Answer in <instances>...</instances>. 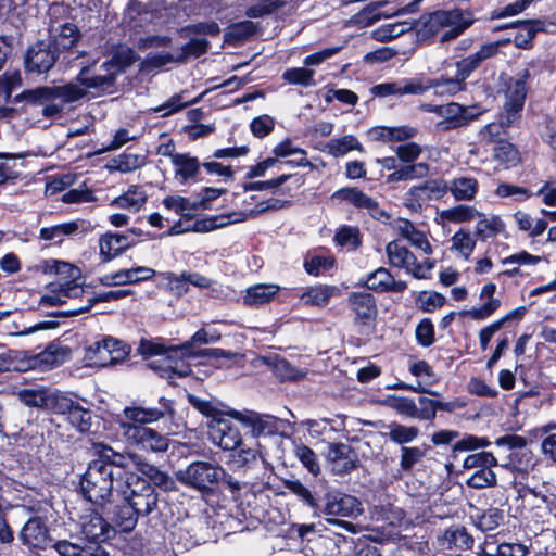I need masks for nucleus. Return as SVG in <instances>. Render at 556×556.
Returning a JSON list of instances; mask_svg holds the SVG:
<instances>
[{
    "instance_id": "nucleus-1",
    "label": "nucleus",
    "mask_w": 556,
    "mask_h": 556,
    "mask_svg": "<svg viewBox=\"0 0 556 556\" xmlns=\"http://www.w3.org/2000/svg\"><path fill=\"white\" fill-rule=\"evenodd\" d=\"M94 450L97 458L89 463L80 480V490L90 503L104 506L111 502L114 490L117 492L123 484L127 458L102 443L96 444Z\"/></svg>"
},
{
    "instance_id": "nucleus-2",
    "label": "nucleus",
    "mask_w": 556,
    "mask_h": 556,
    "mask_svg": "<svg viewBox=\"0 0 556 556\" xmlns=\"http://www.w3.org/2000/svg\"><path fill=\"white\" fill-rule=\"evenodd\" d=\"M51 269H54L59 280L50 283L52 288L51 294H46L41 298V305H62L68 299L78 298L84 294V278L78 267L63 261H53Z\"/></svg>"
},
{
    "instance_id": "nucleus-3",
    "label": "nucleus",
    "mask_w": 556,
    "mask_h": 556,
    "mask_svg": "<svg viewBox=\"0 0 556 556\" xmlns=\"http://www.w3.org/2000/svg\"><path fill=\"white\" fill-rule=\"evenodd\" d=\"M177 480L203 495H211L215 486L226 478V470L216 463L197 460L176 473Z\"/></svg>"
},
{
    "instance_id": "nucleus-4",
    "label": "nucleus",
    "mask_w": 556,
    "mask_h": 556,
    "mask_svg": "<svg viewBox=\"0 0 556 556\" xmlns=\"http://www.w3.org/2000/svg\"><path fill=\"white\" fill-rule=\"evenodd\" d=\"M117 493L140 516H148L157 507L159 493L155 488L135 473L126 475L121 489H117Z\"/></svg>"
},
{
    "instance_id": "nucleus-5",
    "label": "nucleus",
    "mask_w": 556,
    "mask_h": 556,
    "mask_svg": "<svg viewBox=\"0 0 556 556\" xmlns=\"http://www.w3.org/2000/svg\"><path fill=\"white\" fill-rule=\"evenodd\" d=\"M531 77L530 70L523 68L516 74L515 77L505 78V102L503 110L505 113V123L507 125L515 124L523 109L525 100L527 97L528 88L527 81ZM504 80V76H501Z\"/></svg>"
},
{
    "instance_id": "nucleus-6",
    "label": "nucleus",
    "mask_w": 556,
    "mask_h": 556,
    "mask_svg": "<svg viewBox=\"0 0 556 556\" xmlns=\"http://www.w3.org/2000/svg\"><path fill=\"white\" fill-rule=\"evenodd\" d=\"M362 511V503L352 495L343 493H327L325 495V505L321 513L327 516L326 520L330 525H339L352 531L354 528L352 523L341 521L334 517H356L361 515Z\"/></svg>"
},
{
    "instance_id": "nucleus-7",
    "label": "nucleus",
    "mask_w": 556,
    "mask_h": 556,
    "mask_svg": "<svg viewBox=\"0 0 556 556\" xmlns=\"http://www.w3.org/2000/svg\"><path fill=\"white\" fill-rule=\"evenodd\" d=\"M122 435L127 444L153 453L167 451L169 439L156 430L130 424H121Z\"/></svg>"
},
{
    "instance_id": "nucleus-8",
    "label": "nucleus",
    "mask_w": 556,
    "mask_h": 556,
    "mask_svg": "<svg viewBox=\"0 0 556 556\" xmlns=\"http://www.w3.org/2000/svg\"><path fill=\"white\" fill-rule=\"evenodd\" d=\"M121 74V66L116 62H103L101 65H91L81 68L77 80L87 89L96 92L111 93L115 87L116 77Z\"/></svg>"
},
{
    "instance_id": "nucleus-9",
    "label": "nucleus",
    "mask_w": 556,
    "mask_h": 556,
    "mask_svg": "<svg viewBox=\"0 0 556 556\" xmlns=\"http://www.w3.org/2000/svg\"><path fill=\"white\" fill-rule=\"evenodd\" d=\"M85 96V91L76 84L53 87H37L23 92V99L31 104L46 105L49 102L61 100L71 103Z\"/></svg>"
},
{
    "instance_id": "nucleus-10",
    "label": "nucleus",
    "mask_w": 556,
    "mask_h": 556,
    "mask_svg": "<svg viewBox=\"0 0 556 556\" xmlns=\"http://www.w3.org/2000/svg\"><path fill=\"white\" fill-rule=\"evenodd\" d=\"M129 353V348L123 341L105 338L89 345L85 357L96 366H110L122 362Z\"/></svg>"
},
{
    "instance_id": "nucleus-11",
    "label": "nucleus",
    "mask_w": 556,
    "mask_h": 556,
    "mask_svg": "<svg viewBox=\"0 0 556 556\" xmlns=\"http://www.w3.org/2000/svg\"><path fill=\"white\" fill-rule=\"evenodd\" d=\"M446 194V181L443 179H430L420 185L413 186L404 195V205L419 212L431 201L440 200Z\"/></svg>"
},
{
    "instance_id": "nucleus-12",
    "label": "nucleus",
    "mask_w": 556,
    "mask_h": 556,
    "mask_svg": "<svg viewBox=\"0 0 556 556\" xmlns=\"http://www.w3.org/2000/svg\"><path fill=\"white\" fill-rule=\"evenodd\" d=\"M173 348L174 346L166 348L162 343L154 342L151 340H141L138 346V351L144 357H150L154 355H166L165 361L167 365L165 368L162 369L161 376H164L165 374L168 372L177 375L178 377H186L190 375V366L184 362V358L189 357L184 356L180 353H170V350Z\"/></svg>"
},
{
    "instance_id": "nucleus-13",
    "label": "nucleus",
    "mask_w": 556,
    "mask_h": 556,
    "mask_svg": "<svg viewBox=\"0 0 556 556\" xmlns=\"http://www.w3.org/2000/svg\"><path fill=\"white\" fill-rule=\"evenodd\" d=\"M58 54L52 48L51 40H38L26 51L24 59L26 72L35 74L49 72L55 64Z\"/></svg>"
},
{
    "instance_id": "nucleus-14",
    "label": "nucleus",
    "mask_w": 556,
    "mask_h": 556,
    "mask_svg": "<svg viewBox=\"0 0 556 556\" xmlns=\"http://www.w3.org/2000/svg\"><path fill=\"white\" fill-rule=\"evenodd\" d=\"M219 339H220V336L218 333H216V332L208 333L205 329L202 328V329L198 330L191 337L190 341H187L179 346L173 348L170 350L172 351L170 353H175V354L180 353L181 355L188 356V357H203V356H208V357H214V358H219V357L231 358V357H233L235 356L233 353H231L229 351L222 350V349H203V350H199V351H195L193 349L194 343H204V344L214 343V342H217Z\"/></svg>"
},
{
    "instance_id": "nucleus-15",
    "label": "nucleus",
    "mask_w": 556,
    "mask_h": 556,
    "mask_svg": "<svg viewBox=\"0 0 556 556\" xmlns=\"http://www.w3.org/2000/svg\"><path fill=\"white\" fill-rule=\"evenodd\" d=\"M460 16V10H439L432 13L424 14L414 22V29L418 38L425 40L434 36L446 25L455 23Z\"/></svg>"
},
{
    "instance_id": "nucleus-16",
    "label": "nucleus",
    "mask_w": 556,
    "mask_h": 556,
    "mask_svg": "<svg viewBox=\"0 0 556 556\" xmlns=\"http://www.w3.org/2000/svg\"><path fill=\"white\" fill-rule=\"evenodd\" d=\"M208 438L224 451H233L242 441L239 428L225 418H214L207 424Z\"/></svg>"
},
{
    "instance_id": "nucleus-17",
    "label": "nucleus",
    "mask_w": 556,
    "mask_h": 556,
    "mask_svg": "<svg viewBox=\"0 0 556 556\" xmlns=\"http://www.w3.org/2000/svg\"><path fill=\"white\" fill-rule=\"evenodd\" d=\"M230 417L251 428L252 437L271 435L278 431L279 419L271 415L258 414L253 410H230Z\"/></svg>"
},
{
    "instance_id": "nucleus-18",
    "label": "nucleus",
    "mask_w": 556,
    "mask_h": 556,
    "mask_svg": "<svg viewBox=\"0 0 556 556\" xmlns=\"http://www.w3.org/2000/svg\"><path fill=\"white\" fill-rule=\"evenodd\" d=\"M125 420H121V424H132L144 426L147 424H151L160 420L166 415L173 414V408L170 405V401L162 397L160 400V407H141V406H131L125 407L123 410Z\"/></svg>"
},
{
    "instance_id": "nucleus-19",
    "label": "nucleus",
    "mask_w": 556,
    "mask_h": 556,
    "mask_svg": "<svg viewBox=\"0 0 556 556\" xmlns=\"http://www.w3.org/2000/svg\"><path fill=\"white\" fill-rule=\"evenodd\" d=\"M327 462L336 475H346L357 467V455L345 443H330L326 454Z\"/></svg>"
},
{
    "instance_id": "nucleus-20",
    "label": "nucleus",
    "mask_w": 556,
    "mask_h": 556,
    "mask_svg": "<svg viewBox=\"0 0 556 556\" xmlns=\"http://www.w3.org/2000/svg\"><path fill=\"white\" fill-rule=\"evenodd\" d=\"M348 303L355 314V320L362 325H369L378 315L376 299L368 292L351 293Z\"/></svg>"
},
{
    "instance_id": "nucleus-21",
    "label": "nucleus",
    "mask_w": 556,
    "mask_h": 556,
    "mask_svg": "<svg viewBox=\"0 0 556 556\" xmlns=\"http://www.w3.org/2000/svg\"><path fill=\"white\" fill-rule=\"evenodd\" d=\"M442 121L438 123V128L451 130L468 125L477 115L468 111L467 108L451 102L443 105Z\"/></svg>"
},
{
    "instance_id": "nucleus-22",
    "label": "nucleus",
    "mask_w": 556,
    "mask_h": 556,
    "mask_svg": "<svg viewBox=\"0 0 556 556\" xmlns=\"http://www.w3.org/2000/svg\"><path fill=\"white\" fill-rule=\"evenodd\" d=\"M473 538L464 527H451L440 536L439 543L443 549L460 554L473 545Z\"/></svg>"
},
{
    "instance_id": "nucleus-23",
    "label": "nucleus",
    "mask_w": 556,
    "mask_h": 556,
    "mask_svg": "<svg viewBox=\"0 0 556 556\" xmlns=\"http://www.w3.org/2000/svg\"><path fill=\"white\" fill-rule=\"evenodd\" d=\"M479 181L471 175H459L446 181V193L451 192L457 202L473 201L479 192Z\"/></svg>"
},
{
    "instance_id": "nucleus-24",
    "label": "nucleus",
    "mask_w": 556,
    "mask_h": 556,
    "mask_svg": "<svg viewBox=\"0 0 556 556\" xmlns=\"http://www.w3.org/2000/svg\"><path fill=\"white\" fill-rule=\"evenodd\" d=\"M134 245L126 235L106 232L99 239L100 255L103 261H111Z\"/></svg>"
},
{
    "instance_id": "nucleus-25",
    "label": "nucleus",
    "mask_w": 556,
    "mask_h": 556,
    "mask_svg": "<svg viewBox=\"0 0 556 556\" xmlns=\"http://www.w3.org/2000/svg\"><path fill=\"white\" fill-rule=\"evenodd\" d=\"M469 76L462 67H456V74L453 77L442 75L439 78H430V87L440 96H455L466 90V79Z\"/></svg>"
},
{
    "instance_id": "nucleus-26",
    "label": "nucleus",
    "mask_w": 556,
    "mask_h": 556,
    "mask_svg": "<svg viewBox=\"0 0 556 556\" xmlns=\"http://www.w3.org/2000/svg\"><path fill=\"white\" fill-rule=\"evenodd\" d=\"M127 458V467L132 464L135 468L147 476L155 485L168 489L172 484L169 476L161 471L156 466L147 463L138 454H123Z\"/></svg>"
},
{
    "instance_id": "nucleus-27",
    "label": "nucleus",
    "mask_w": 556,
    "mask_h": 556,
    "mask_svg": "<svg viewBox=\"0 0 556 556\" xmlns=\"http://www.w3.org/2000/svg\"><path fill=\"white\" fill-rule=\"evenodd\" d=\"M127 458V467L132 464L135 468L147 476L155 485L168 489L172 484L169 476L161 471L156 466L147 463L138 454H123Z\"/></svg>"
},
{
    "instance_id": "nucleus-28",
    "label": "nucleus",
    "mask_w": 556,
    "mask_h": 556,
    "mask_svg": "<svg viewBox=\"0 0 556 556\" xmlns=\"http://www.w3.org/2000/svg\"><path fill=\"white\" fill-rule=\"evenodd\" d=\"M507 41H494L483 45L479 51L456 62V67H462L464 72L471 75L482 62L497 54L500 47Z\"/></svg>"
},
{
    "instance_id": "nucleus-29",
    "label": "nucleus",
    "mask_w": 556,
    "mask_h": 556,
    "mask_svg": "<svg viewBox=\"0 0 556 556\" xmlns=\"http://www.w3.org/2000/svg\"><path fill=\"white\" fill-rule=\"evenodd\" d=\"M81 532L90 542L103 541L109 538L110 526L98 513L81 517Z\"/></svg>"
},
{
    "instance_id": "nucleus-30",
    "label": "nucleus",
    "mask_w": 556,
    "mask_h": 556,
    "mask_svg": "<svg viewBox=\"0 0 556 556\" xmlns=\"http://www.w3.org/2000/svg\"><path fill=\"white\" fill-rule=\"evenodd\" d=\"M68 354L70 350L67 348L51 343L35 356L33 366L41 370L50 369L63 364L67 359Z\"/></svg>"
},
{
    "instance_id": "nucleus-31",
    "label": "nucleus",
    "mask_w": 556,
    "mask_h": 556,
    "mask_svg": "<svg viewBox=\"0 0 556 556\" xmlns=\"http://www.w3.org/2000/svg\"><path fill=\"white\" fill-rule=\"evenodd\" d=\"M386 253L391 266L403 268L407 274L412 273L416 256L400 240L389 242Z\"/></svg>"
},
{
    "instance_id": "nucleus-32",
    "label": "nucleus",
    "mask_w": 556,
    "mask_h": 556,
    "mask_svg": "<svg viewBox=\"0 0 556 556\" xmlns=\"http://www.w3.org/2000/svg\"><path fill=\"white\" fill-rule=\"evenodd\" d=\"M476 219L475 236L481 241H486L505 231V223L497 215L479 212Z\"/></svg>"
},
{
    "instance_id": "nucleus-33",
    "label": "nucleus",
    "mask_w": 556,
    "mask_h": 556,
    "mask_svg": "<svg viewBox=\"0 0 556 556\" xmlns=\"http://www.w3.org/2000/svg\"><path fill=\"white\" fill-rule=\"evenodd\" d=\"M147 199L146 191L141 187L132 185L122 195L113 199L110 206L138 212L144 205Z\"/></svg>"
},
{
    "instance_id": "nucleus-34",
    "label": "nucleus",
    "mask_w": 556,
    "mask_h": 556,
    "mask_svg": "<svg viewBox=\"0 0 556 556\" xmlns=\"http://www.w3.org/2000/svg\"><path fill=\"white\" fill-rule=\"evenodd\" d=\"M396 229L412 245L420 249L425 254H432L433 250L427 237L422 231L418 230L410 220L400 219Z\"/></svg>"
},
{
    "instance_id": "nucleus-35",
    "label": "nucleus",
    "mask_w": 556,
    "mask_h": 556,
    "mask_svg": "<svg viewBox=\"0 0 556 556\" xmlns=\"http://www.w3.org/2000/svg\"><path fill=\"white\" fill-rule=\"evenodd\" d=\"M48 530L40 518H30L21 531V539L29 546L39 547L47 541Z\"/></svg>"
},
{
    "instance_id": "nucleus-36",
    "label": "nucleus",
    "mask_w": 556,
    "mask_h": 556,
    "mask_svg": "<svg viewBox=\"0 0 556 556\" xmlns=\"http://www.w3.org/2000/svg\"><path fill=\"white\" fill-rule=\"evenodd\" d=\"M166 279L170 288L176 289L178 292H186L188 283L199 288H208L211 286V280L198 273L184 271L180 275L170 273Z\"/></svg>"
},
{
    "instance_id": "nucleus-37",
    "label": "nucleus",
    "mask_w": 556,
    "mask_h": 556,
    "mask_svg": "<svg viewBox=\"0 0 556 556\" xmlns=\"http://www.w3.org/2000/svg\"><path fill=\"white\" fill-rule=\"evenodd\" d=\"M288 204H289V202L286 200L271 198V199H268V200L257 203L256 206L252 210L232 212V218L237 223H242L249 218H255L260 214H263V213H266L269 211L281 210L285 206H287Z\"/></svg>"
},
{
    "instance_id": "nucleus-38",
    "label": "nucleus",
    "mask_w": 556,
    "mask_h": 556,
    "mask_svg": "<svg viewBox=\"0 0 556 556\" xmlns=\"http://www.w3.org/2000/svg\"><path fill=\"white\" fill-rule=\"evenodd\" d=\"M514 25H518L520 27V31L514 38L515 46L522 49H529L535 34L544 29L545 23L541 20H527L518 21Z\"/></svg>"
},
{
    "instance_id": "nucleus-39",
    "label": "nucleus",
    "mask_w": 556,
    "mask_h": 556,
    "mask_svg": "<svg viewBox=\"0 0 556 556\" xmlns=\"http://www.w3.org/2000/svg\"><path fill=\"white\" fill-rule=\"evenodd\" d=\"M9 313L5 312V313H1L0 315V328L3 330V331H7L8 334L10 336H26V334H30V333H34L36 331H39V330H45V329H53V328H56L59 326V323L56 321H40V323H37L35 325H30V326H21L16 321H12V323H5L3 321V317L4 316H8Z\"/></svg>"
},
{
    "instance_id": "nucleus-40",
    "label": "nucleus",
    "mask_w": 556,
    "mask_h": 556,
    "mask_svg": "<svg viewBox=\"0 0 556 556\" xmlns=\"http://www.w3.org/2000/svg\"><path fill=\"white\" fill-rule=\"evenodd\" d=\"M79 31L76 25L65 23L61 25L53 35L52 48L59 53L62 50L71 49L78 40Z\"/></svg>"
},
{
    "instance_id": "nucleus-41",
    "label": "nucleus",
    "mask_w": 556,
    "mask_h": 556,
    "mask_svg": "<svg viewBox=\"0 0 556 556\" xmlns=\"http://www.w3.org/2000/svg\"><path fill=\"white\" fill-rule=\"evenodd\" d=\"M340 293L339 289L333 286L320 285L308 289L301 296L304 304L325 306L332 296Z\"/></svg>"
},
{
    "instance_id": "nucleus-42",
    "label": "nucleus",
    "mask_w": 556,
    "mask_h": 556,
    "mask_svg": "<svg viewBox=\"0 0 556 556\" xmlns=\"http://www.w3.org/2000/svg\"><path fill=\"white\" fill-rule=\"evenodd\" d=\"M278 291L276 285H256L247 290L243 302L248 305H262L273 300Z\"/></svg>"
},
{
    "instance_id": "nucleus-43",
    "label": "nucleus",
    "mask_w": 556,
    "mask_h": 556,
    "mask_svg": "<svg viewBox=\"0 0 556 556\" xmlns=\"http://www.w3.org/2000/svg\"><path fill=\"white\" fill-rule=\"evenodd\" d=\"M140 515L134 507L125 502V504L116 506L113 515V522L122 532H129L135 529L138 517Z\"/></svg>"
},
{
    "instance_id": "nucleus-44",
    "label": "nucleus",
    "mask_w": 556,
    "mask_h": 556,
    "mask_svg": "<svg viewBox=\"0 0 556 556\" xmlns=\"http://www.w3.org/2000/svg\"><path fill=\"white\" fill-rule=\"evenodd\" d=\"M173 165L176 167L175 175L181 182L194 177L200 169V163L197 157L182 153L174 156Z\"/></svg>"
},
{
    "instance_id": "nucleus-45",
    "label": "nucleus",
    "mask_w": 556,
    "mask_h": 556,
    "mask_svg": "<svg viewBox=\"0 0 556 556\" xmlns=\"http://www.w3.org/2000/svg\"><path fill=\"white\" fill-rule=\"evenodd\" d=\"M388 432L386 435L393 442L400 445H405L413 442L419 435V429L415 426H405L399 422H391L387 427Z\"/></svg>"
},
{
    "instance_id": "nucleus-46",
    "label": "nucleus",
    "mask_w": 556,
    "mask_h": 556,
    "mask_svg": "<svg viewBox=\"0 0 556 556\" xmlns=\"http://www.w3.org/2000/svg\"><path fill=\"white\" fill-rule=\"evenodd\" d=\"M479 212L475 206L458 204L442 211L441 218L448 223L462 224L476 219Z\"/></svg>"
},
{
    "instance_id": "nucleus-47",
    "label": "nucleus",
    "mask_w": 556,
    "mask_h": 556,
    "mask_svg": "<svg viewBox=\"0 0 556 556\" xmlns=\"http://www.w3.org/2000/svg\"><path fill=\"white\" fill-rule=\"evenodd\" d=\"M476 236L467 229H459L456 231L451 241V250L456 251L460 256L468 260L476 247Z\"/></svg>"
},
{
    "instance_id": "nucleus-48",
    "label": "nucleus",
    "mask_w": 556,
    "mask_h": 556,
    "mask_svg": "<svg viewBox=\"0 0 556 556\" xmlns=\"http://www.w3.org/2000/svg\"><path fill=\"white\" fill-rule=\"evenodd\" d=\"M273 152H274V154L277 157H287L289 155H298V154H300L301 157L299 160H292V161L286 162L287 164H289L291 166L306 167V166L309 165V162L306 159V151L301 149V148H299V147H294L292 144V141L289 140V139L278 143L274 148Z\"/></svg>"
},
{
    "instance_id": "nucleus-49",
    "label": "nucleus",
    "mask_w": 556,
    "mask_h": 556,
    "mask_svg": "<svg viewBox=\"0 0 556 556\" xmlns=\"http://www.w3.org/2000/svg\"><path fill=\"white\" fill-rule=\"evenodd\" d=\"M333 197L345 200L358 208L368 211L372 208L376 200L356 188H342L334 192Z\"/></svg>"
},
{
    "instance_id": "nucleus-50",
    "label": "nucleus",
    "mask_w": 556,
    "mask_h": 556,
    "mask_svg": "<svg viewBox=\"0 0 556 556\" xmlns=\"http://www.w3.org/2000/svg\"><path fill=\"white\" fill-rule=\"evenodd\" d=\"M414 29V22H395L382 25L374 31V37L379 41H390L406 31Z\"/></svg>"
},
{
    "instance_id": "nucleus-51",
    "label": "nucleus",
    "mask_w": 556,
    "mask_h": 556,
    "mask_svg": "<svg viewBox=\"0 0 556 556\" xmlns=\"http://www.w3.org/2000/svg\"><path fill=\"white\" fill-rule=\"evenodd\" d=\"M429 166L426 163H418L414 165L403 166L400 169L391 173L387 177L388 182H396L403 180H413L421 178L428 174Z\"/></svg>"
},
{
    "instance_id": "nucleus-52",
    "label": "nucleus",
    "mask_w": 556,
    "mask_h": 556,
    "mask_svg": "<svg viewBox=\"0 0 556 556\" xmlns=\"http://www.w3.org/2000/svg\"><path fill=\"white\" fill-rule=\"evenodd\" d=\"M514 219L517 223L518 228L522 231H529L531 237H538L542 235L547 227V222L543 218L538 219L533 225L532 217L522 211L516 212L514 214Z\"/></svg>"
},
{
    "instance_id": "nucleus-53",
    "label": "nucleus",
    "mask_w": 556,
    "mask_h": 556,
    "mask_svg": "<svg viewBox=\"0 0 556 556\" xmlns=\"http://www.w3.org/2000/svg\"><path fill=\"white\" fill-rule=\"evenodd\" d=\"M49 389H23L18 391V400L26 406L46 409Z\"/></svg>"
},
{
    "instance_id": "nucleus-54",
    "label": "nucleus",
    "mask_w": 556,
    "mask_h": 556,
    "mask_svg": "<svg viewBox=\"0 0 556 556\" xmlns=\"http://www.w3.org/2000/svg\"><path fill=\"white\" fill-rule=\"evenodd\" d=\"M74 401L60 391L49 390L46 409L55 414L67 415Z\"/></svg>"
},
{
    "instance_id": "nucleus-55",
    "label": "nucleus",
    "mask_w": 556,
    "mask_h": 556,
    "mask_svg": "<svg viewBox=\"0 0 556 556\" xmlns=\"http://www.w3.org/2000/svg\"><path fill=\"white\" fill-rule=\"evenodd\" d=\"M67 419L79 432H88L91 428V412L76 402L67 414Z\"/></svg>"
},
{
    "instance_id": "nucleus-56",
    "label": "nucleus",
    "mask_w": 556,
    "mask_h": 556,
    "mask_svg": "<svg viewBox=\"0 0 556 556\" xmlns=\"http://www.w3.org/2000/svg\"><path fill=\"white\" fill-rule=\"evenodd\" d=\"M118 273L119 286L132 285L152 278L155 270L149 267L139 266L129 269H121Z\"/></svg>"
},
{
    "instance_id": "nucleus-57",
    "label": "nucleus",
    "mask_w": 556,
    "mask_h": 556,
    "mask_svg": "<svg viewBox=\"0 0 556 556\" xmlns=\"http://www.w3.org/2000/svg\"><path fill=\"white\" fill-rule=\"evenodd\" d=\"M327 148L331 155L338 157L352 150H361L362 146L354 136L349 135L330 140L327 144Z\"/></svg>"
},
{
    "instance_id": "nucleus-58",
    "label": "nucleus",
    "mask_w": 556,
    "mask_h": 556,
    "mask_svg": "<svg viewBox=\"0 0 556 556\" xmlns=\"http://www.w3.org/2000/svg\"><path fill=\"white\" fill-rule=\"evenodd\" d=\"M114 168L122 173H130L142 167L146 163V157L141 154L123 153L113 160Z\"/></svg>"
},
{
    "instance_id": "nucleus-59",
    "label": "nucleus",
    "mask_w": 556,
    "mask_h": 556,
    "mask_svg": "<svg viewBox=\"0 0 556 556\" xmlns=\"http://www.w3.org/2000/svg\"><path fill=\"white\" fill-rule=\"evenodd\" d=\"M232 212L229 214L218 215L211 218L200 219L193 224L192 230L197 232H206L217 228L235 224Z\"/></svg>"
},
{
    "instance_id": "nucleus-60",
    "label": "nucleus",
    "mask_w": 556,
    "mask_h": 556,
    "mask_svg": "<svg viewBox=\"0 0 556 556\" xmlns=\"http://www.w3.org/2000/svg\"><path fill=\"white\" fill-rule=\"evenodd\" d=\"M314 75L315 72L313 70L294 67L287 70L282 74V78L289 84L308 87L315 84Z\"/></svg>"
},
{
    "instance_id": "nucleus-61",
    "label": "nucleus",
    "mask_w": 556,
    "mask_h": 556,
    "mask_svg": "<svg viewBox=\"0 0 556 556\" xmlns=\"http://www.w3.org/2000/svg\"><path fill=\"white\" fill-rule=\"evenodd\" d=\"M401 97L421 96L431 89L430 78L414 77L400 80Z\"/></svg>"
},
{
    "instance_id": "nucleus-62",
    "label": "nucleus",
    "mask_w": 556,
    "mask_h": 556,
    "mask_svg": "<svg viewBox=\"0 0 556 556\" xmlns=\"http://www.w3.org/2000/svg\"><path fill=\"white\" fill-rule=\"evenodd\" d=\"M294 454L296 458L302 463V465L313 475L318 476L320 472V467L317 460V455L315 452L304 445L299 444L294 448Z\"/></svg>"
},
{
    "instance_id": "nucleus-63",
    "label": "nucleus",
    "mask_w": 556,
    "mask_h": 556,
    "mask_svg": "<svg viewBox=\"0 0 556 556\" xmlns=\"http://www.w3.org/2000/svg\"><path fill=\"white\" fill-rule=\"evenodd\" d=\"M387 405L396 410L401 415H405L410 418H416L417 405L414 400L405 396L392 395L386 400Z\"/></svg>"
},
{
    "instance_id": "nucleus-64",
    "label": "nucleus",
    "mask_w": 556,
    "mask_h": 556,
    "mask_svg": "<svg viewBox=\"0 0 556 556\" xmlns=\"http://www.w3.org/2000/svg\"><path fill=\"white\" fill-rule=\"evenodd\" d=\"M504 519L503 510L498 508H489L482 515L477 517L476 526L481 531H492L496 529Z\"/></svg>"
}]
</instances>
